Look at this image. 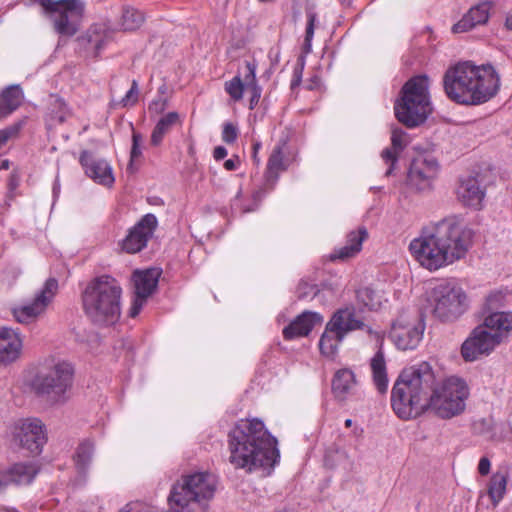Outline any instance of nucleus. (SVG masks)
<instances>
[{"label":"nucleus","instance_id":"nucleus-1","mask_svg":"<svg viewBox=\"0 0 512 512\" xmlns=\"http://www.w3.org/2000/svg\"><path fill=\"white\" fill-rule=\"evenodd\" d=\"M435 382L433 369L427 362L405 368L391 392V405L397 416L408 420L426 411L433 412L441 419L461 415L470 395L466 381L450 376L438 386Z\"/></svg>","mask_w":512,"mask_h":512},{"label":"nucleus","instance_id":"nucleus-2","mask_svg":"<svg viewBox=\"0 0 512 512\" xmlns=\"http://www.w3.org/2000/svg\"><path fill=\"white\" fill-rule=\"evenodd\" d=\"M229 462L251 473L272 469L279 461L277 440L257 418L240 419L228 433Z\"/></svg>","mask_w":512,"mask_h":512},{"label":"nucleus","instance_id":"nucleus-3","mask_svg":"<svg viewBox=\"0 0 512 512\" xmlns=\"http://www.w3.org/2000/svg\"><path fill=\"white\" fill-rule=\"evenodd\" d=\"M475 232L469 226H435L410 242L409 250L420 265L437 271L464 259L474 245Z\"/></svg>","mask_w":512,"mask_h":512},{"label":"nucleus","instance_id":"nucleus-4","mask_svg":"<svg viewBox=\"0 0 512 512\" xmlns=\"http://www.w3.org/2000/svg\"><path fill=\"white\" fill-rule=\"evenodd\" d=\"M500 79L492 65L476 66L470 61L449 67L443 76L447 97L461 105H480L494 97Z\"/></svg>","mask_w":512,"mask_h":512},{"label":"nucleus","instance_id":"nucleus-5","mask_svg":"<svg viewBox=\"0 0 512 512\" xmlns=\"http://www.w3.org/2000/svg\"><path fill=\"white\" fill-rule=\"evenodd\" d=\"M122 288L111 276L93 279L82 292L85 315L100 326L115 324L121 315Z\"/></svg>","mask_w":512,"mask_h":512},{"label":"nucleus","instance_id":"nucleus-6","mask_svg":"<svg viewBox=\"0 0 512 512\" xmlns=\"http://www.w3.org/2000/svg\"><path fill=\"white\" fill-rule=\"evenodd\" d=\"M217 487L215 475L197 472L183 476L170 491L168 501L171 512H205Z\"/></svg>","mask_w":512,"mask_h":512},{"label":"nucleus","instance_id":"nucleus-7","mask_svg":"<svg viewBox=\"0 0 512 512\" xmlns=\"http://www.w3.org/2000/svg\"><path fill=\"white\" fill-rule=\"evenodd\" d=\"M429 79L419 75L408 80L402 87L401 99L395 103V116L408 128L422 124L431 112L429 95Z\"/></svg>","mask_w":512,"mask_h":512},{"label":"nucleus","instance_id":"nucleus-8","mask_svg":"<svg viewBox=\"0 0 512 512\" xmlns=\"http://www.w3.org/2000/svg\"><path fill=\"white\" fill-rule=\"evenodd\" d=\"M73 368L67 362H58L39 369L30 381L34 394L51 405L64 404L73 383Z\"/></svg>","mask_w":512,"mask_h":512},{"label":"nucleus","instance_id":"nucleus-9","mask_svg":"<svg viewBox=\"0 0 512 512\" xmlns=\"http://www.w3.org/2000/svg\"><path fill=\"white\" fill-rule=\"evenodd\" d=\"M40 5L53 14L55 30L64 36H73L78 31L77 22L82 17L84 3L80 0H39Z\"/></svg>","mask_w":512,"mask_h":512},{"label":"nucleus","instance_id":"nucleus-10","mask_svg":"<svg viewBox=\"0 0 512 512\" xmlns=\"http://www.w3.org/2000/svg\"><path fill=\"white\" fill-rule=\"evenodd\" d=\"M434 315L443 322L453 321L466 310V294L457 286L447 284L438 285L434 289Z\"/></svg>","mask_w":512,"mask_h":512},{"label":"nucleus","instance_id":"nucleus-11","mask_svg":"<svg viewBox=\"0 0 512 512\" xmlns=\"http://www.w3.org/2000/svg\"><path fill=\"white\" fill-rule=\"evenodd\" d=\"M439 172V164L435 157L420 154L410 163L406 184L416 192H427L433 189V182Z\"/></svg>","mask_w":512,"mask_h":512},{"label":"nucleus","instance_id":"nucleus-12","mask_svg":"<svg viewBox=\"0 0 512 512\" xmlns=\"http://www.w3.org/2000/svg\"><path fill=\"white\" fill-rule=\"evenodd\" d=\"M13 441L28 453L38 455L47 441L45 425L38 418L20 419L14 426Z\"/></svg>","mask_w":512,"mask_h":512},{"label":"nucleus","instance_id":"nucleus-13","mask_svg":"<svg viewBox=\"0 0 512 512\" xmlns=\"http://www.w3.org/2000/svg\"><path fill=\"white\" fill-rule=\"evenodd\" d=\"M58 291L57 279L48 278L43 287L35 294L32 303L12 310L13 316L17 322L28 324L43 314L49 304L54 299Z\"/></svg>","mask_w":512,"mask_h":512},{"label":"nucleus","instance_id":"nucleus-14","mask_svg":"<svg viewBox=\"0 0 512 512\" xmlns=\"http://www.w3.org/2000/svg\"><path fill=\"white\" fill-rule=\"evenodd\" d=\"M425 329L421 319L415 318L412 321L399 317L391 327L390 339L400 350H411L420 343Z\"/></svg>","mask_w":512,"mask_h":512},{"label":"nucleus","instance_id":"nucleus-15","mask_svg":"<svg viewBox=\"0 0 512 512\" xmlns=\"http://www.w3.org/2000/svg\"><path fill=\"white\" fill-rule=\"evenodd\" d=\"M456 193L463 205L480 209L486 195L485 175L480 172H473L461 177Z\"/></svg>","mask_w":512,"mask_h":512},{"label":"nucleus","instance_id":"nucleus-16","mask_svg":"<svg viewBox=\"0 0 512 512\" xmlns=\"http://www.w3.org/2000/svg\"><path fill=\"white\" fill-rule=\"evenodd\" d=\"M329 322V330L339 333V337H345L355 330L365 331L369 335L377 333L365 323L364 319L357 313L353 305H348L336 310Z\"/></svg>","mask_w":512,"mask_h":512},{"label":"nucleus","instance_id":"nucleus-17","mask_svg":"<svg viewBox=\"0 0 512 512\" xmlns=\"http://www.w3.org/2000/svg\"><path fill=\"white\" fill-rule=\"evenodd\" d=\"M497 336L490 335L481 325L473 329L461 346V355L465 361H475L490 354L497 345Z\"/></svg>","mask_w":512,"mask_h":512},{"label":"nucleus","instance_id":"nucleus-18","mask_svg":"<svg viewBox=\"0 0 512 512\" xmlns=\"http://www.w3.org/2000/svg\"><path fill=\"white\" fill-rule=\"evenodd\" d=\"M80 164L85 174L97 184L110 187L114 183V175L109 163L96 157L91 152L84 150L80 155Z\"/></svg>","mask_w":512,"mask_h":512},{"label":"nucleus","instance_id":"nucleus-19","mask_svg":"<svg viewBox=\"0 0 512 512\" xmlns=\"http://www.w3.org/2000/svg\"><path fill=\"white\" fill-rule=\"evenodd\" d=\"M39 472V467L34 462H18L0 472V489L10 485H29Z\"/></svg>","mask_w":512,"mask_h":512},{"label":"nucleus","instance_id":"nucleus-20","mask_svg":"<svg viewBox=\"0 0 512 512\" xmlns=\"http://www.w3.org/2000/svg\"><path fill=\"white\" fill-rule=\"evenodd\" d=\"M22 339L13 329H0V364L7 365L17 360L22 352Z\"/></svg>","mask_w":512,"mask_h":512},{"label":"nucleus","instance_id":"nucleus-21","mask_svg":"<svg viewBox=\"0 0 512 512\" xmlns=\"http://www.w3.org/2000/svg\"><path fill=\"white\" fill-rule=\"evenodd\" d=\"M323 316L317 312L304 311L283 329V337L292 340L297 337L307 336L317 324H321Z\"/></svg>","mask_w":512,"mask_h":512},{"label":"nucleus","instance_id":"nucleus-22","mask_svg":"<svg viewBox=\"0 0 512 512\" xmlns=\"http://www.w3.org/2000/svg\"><path fill=\"white\" fill-rule=\"evenodd\" d=\"M368 238V232L364 227H359L351 231L347 235L346 244L338 249H335L330 254L329 258L331 261H346L354 258L362 249V243Z\"/></svg>","mask_w":512,"mask_h":512},{"label":"nucleus","instance_id":"nucleus-23","mask_svg":"<svg viewBox=\"0 0 512 512\" xmlns=\"http://www.w3.org/2000/svg\"><path fill=\"white\" fill-rule=\"evenodd\" d=\"M156 226H132L121 241V249L129 254L142 251L151 239Z\"/></svg>","mask_w":512,"mask_h":512},{"label":"nucleus","instance_id":"nucleus-24","mask_svg":"<svg viewBox=\"0 0 512 512\" xmlns=\"http://www.w3.org/2000/svg\"><path fill=\"white\" fill-rule=\"evenodd\" d=\"M408 144L407 134L400 128H394L391 136V146L385 148L381 153V158L388 165L385 176L393 174L398 162L400 153Z\"/></svg>","mask_w":512,"mask_h":512},{"label":"nucleus","instance_id":"nucleus-25","mask_svg":"<svg viewBox=\"0 0 512 512\" xmlns=\"http://www.w3.org/2000/svg\"><path fill=\"white\" fill-rule=\"evenodd\" d=\"M482 327L492 336H497V343L500 344L512 330V313L494 312L488 315Z\"/></svg>","mask_w":512,"mask_h":512},{"label":"nucleus","instance_id":"nucleus-26","mask_svg":"<svg viewBox=\"0 0 512 512\" xmlns=\"http://www.w3.org/2000/svg\"><path fill=\"white\" fill-rule=\"evenodd\" d=\"M161 272L162 271L159 268H148L143 271H135L133 274L135 294L148 298L157 288Z\"/></svg>","mask_w":512,"mask_h":512},{"label":"nucleus","instance_id":"nucleus-27","mask_svg":"<svg viewBox=\"0 0 512 512\" xmlns=\"http://www.w3.org/2000/svg\"><path fill=\"white\" fill-rule=\"evenodd\" d=\"M373 383L379 393L384 394L388 389V376L384 353L381 348L374 354L370 360Z\"/></svg>","mask_w":512,"mask_h":512},{"label":"nucleus","instance_id":"nucleus-28","mask_svg":"<svg viewBox=\"0 0 512 512\" xmlns=\"http://www.w3.org/2000/svg\"><path fill=\"white\" fill-rule=\"evenodd\" d=\"M356 384V377L352 370L343 368L338 370L332 380V392L338 400H345Z\"/></svg>","mask_w":512,"mask_h":512},{"label":"nucleus","instance_id":"nucleus-29","mask_svg":"<svg viewBox=\"0 0 512 512\" xmlns=\"http://www.w3.org/2000/svg\"><path fill=\"white\" fill-rule=\"evenodd\" d=\"M356 299L359 305L370 311L379 310L383 303L387 301L383 291L366 286L356 291Z\"/></svg>","mask_w":512,"mask_h":512},{"label":"nucleus","instance_id":"nucleus-30","mask_svg":"<svg viewBox=\"0 0 512 512\" xmlns=\"http://www.w3.org/2000/svg\"><path fill=\"white\" fill-rule=\"evenodd\" d=\"M180 116L177 112H169L161 117L151 134V144L158 146L164 136L177 124H180Z\"/></svg>","mask_w":512,"mask_h":512},{"label":"nucleus","instance_id":"nucleus-31","mask_svg":"<svg viewBox=\"0 0 512 512\" xmlns=\"http://www.w3.org/2000/svg\"><path fill=\"white\" fill-rule=\"evenodd\" d=\"M507 475L503 472H496L492 475L489 486L488 495L494 507L503 499L506 492Z\"/></svg>","mask_w":512,"mask_h":512},{"label":"nucleus","instance_id":"nucleus-32","mask_svg":"<svg viewBox=\"0 0 512 512\" xmlns=\"http://www.w3.org/2000/svg\"><path fill=\"white\" fill-rule=\"evenodd\" d=\"M344 338L345 337H339L338 332L329 330L328 322L319 341V349L321 353L327 357L333 356L337 351L338 345L344 340Z\"/></svg>","mask_w":512,"mask_h":512},{"label":"nucleus","instance_id":"nucleus-33","mask_svg":"<svg viewBox=\"0 0 512 512\" xmlns=\"http://www.w3.org/2000/svg\"><path fill=\"white\" fill-rule=\"evenodd\" d=\"M94 453V443L89 440H83L77 447L75 453L76 466L80 472L85 473L89 468Z\"/></svg>","mask_w":512,"mask_h":512},{"label":"nucleus","instance_id":"nucleus-34","mask_svg":"<svg viewBox=\"0 0 512 512\" xmlns=\"http://www.w3.org/2000/svg\"><path fill=\"white\" fill-rule=\"evenodd\" d=\"M144 22V15L141 11L132 7H123L121 16V27L124 31H134Z\"/></svg>","mask_w":512,"mask_h":512},{"label":"nucleus","instance_id":"nucleus-35","mask_svg":"<svg viewBox=\"0 0 512 512\" xmlns=\"http://www.w3.org/2000/svg\"><path fill=\"white\" fill-rule=\"evenodd\" d=\"M1 98V103L5 104L13 112L21 105L23 92L20 86L11 85L2 92Z\"/></svg>","mask_w":512,"mask_h":512},{"label":"nucleus","instance_id":"nucleus-36","mask_svg":"<svg viewBox=\"0 0 512 512\" xmlns=\"http://www.w3.org/2000/svg\"><path fill=\"white\" fill-rule=\"evenodd\" d=\"M285 170L283 150L280 145L274 147L267 164L269 176L277 177L280 171Z\"/></svg>","mask_w":512,"mask_h":512},{"label":"nucleus","instance_id":"nucleus-37","mask_svg":"<svg viewBox=\"0 0 512 512\" xmlns=\"http://www.w3.org/2000/svg\"><path fill=\"white\" fill-rule=\"evenodd\" d=\"M493 2L484 1L474 7L469 9V13L472 16V20L476 23V25L485 24L489 19V10L492 7Z\"/></svg>","mask_w":512,"mask_h":512},{"label":"nucleus","instance_id":"nucleus-38","mask_svg":"<svg viewBox=\"0 0 512 512\" xmlns=\"http://www.w3.org/2000/svg\"><path fill=\"white\" fill-rule=\"evenodd\" d=\"M473 433L483 436L486 439L494 440L495 433L493 431L494 424L492 419H486L482 418L479 420H476L472 424Z\"/></svg>","mask_w":512,"mask_h":512},{"label":"nucleus","instance_id":"nucleus-39","mask_svg":"<svg viewBox=\"0 0 512 512\" xmlns=\"http://www.w3.org/2000/svg\"><path fill=\"white\" fill-rule=\"evenodd\" d=\"M246 90L239 75L233 77L230 81L225 83V91L230 95L234 101H239L243 97V92Z\"/></svg>","mask_w":512,"mask_h":512},{"label":"nucleus","instance_id":"nucleus-40","mask_svg":"<svg viewBox=\"0 0 512 512\" xmlns=\"http://www.w3.org/2000/svg\"><path fill=\"white\" fill-rule=\"evenodd\" d=\"M307 26H306V32H305V39L303 44V51L305 53L311 52L312 47V39L314 36V29H315V21H316V14L313 12H309L307 14Z\"/></svg>","mask_w":512,"mask_h":512},{"label":"nucleus","instance_id":"nucleus-41","mask_svg":"<svg viewBox=\"0 0 512 512\" xmlns=\"http://www.w3.org/2000/svg\"><path fill=\"white\" fill-rule=\"evenodd\" d=\"M24 120L16 122L2 130H0V146L5 144L9 139L18 135L24 125Z\"/></svg>","mask_w":512,"mask_h":512},{"label":"nucleus","instance_id":"nucleus-42","mask_svg":"<svg viewBox=\"0 0 512 512\" xmlns=\"http://www.w3.org/2000/svg\"><path fill=\"white\" fill-rule=\"evenodd\" d=\"M469 11L452 27L453 33H464L473 29L476 25Z\"/></svg>","mask_w":512,"mask_h":512},{"label":"nucleus","instance_id":"nucleus-43","mask_svg":"<svg viewBox=\"0 0 512 512\" xmlns=\"http://www.w3.org/2000/svg\"><path fill=\"white\" fill-rule=\"evenodd\" d=\"M246 70L247 73L245 74L242 82L244 84V88L247 90L258 85L256 80V64L254 62L246 61Z\"/></svg>","mask_w":512,"mask_h":512},{"label":"nucleus","instance_id":"nucleus-44","mask_svg":"<svg viewBox=\"0 0 512 512\" xmlns=\"http://www.w3.org/2000/svg\"><path fill=\"white\" fill-rule=\"evenodd\" d=\"M138 100V83L136 80L132 81L130 89L125 96L121 99L120 104L123 107L133 106Z\"/></svg>","mask_w":512,"mask_h":512},{"label":"nucleus","instance_id":"nucleus-45","mask_svg":"<svg viewBox=\"0 0 512 512\" xmlns=\"http://www.w3.org/2000/svg\"><path fill=\"white\" fill-rule=\"evenodd\" d=\"M296 292H297V297L299 299H303L310 295L315 296L319 292V290H318L317 286H315L313 284H309L305 280H301L298 284Z\"/></svg>","mask_w":512,"mask_h":512},{"label":"nucleus","instance_id":"nucleus-46","mask_svg":"<svg viewBox=\"0 0 512 512\" xmlns=\"http://www.w3.org/2000/svg\"><path fill=\"white\" fill-rule=\"evenodd\" d=\"M237 137V127L230 122L225 123L222 131V140L227 144H232L236 141Z\"/></svg>","mask_w":512,"mask_h":512},{"label":"nucleus","instance_id":"nucleus-47","mask_svg":"<svg viewBox=\"0 0 512 512\" xmlns=\"http://www.w3.org/2000/svg\"><path fill=\"white\" fill-rule=\"evenodd\" d=\"M141 142H142V136L137 132H133L132 148H131V152H130V158H131L130 164H129L130 167L132 166L133 160L137 159L142 154V151L140 148Z\"/></svg>","mask_w":512,"mask_h":512},{"label":"nucleus","instance_id":"nucleus-48","mask_svg":"<svg viewBox=\"0 0 512 512\" xmlns=\"http://www.w3.org/2000/svg\"><path fill=\"white\" fill-rule=\"evenodd\" d=\"M147 297L136 295L133 299L132 305L129 309V316L131 318H135L143 308L144 304L146 303Z\"/></svg>","mask_w":512,"mask_h":512},{"label":"nucleus","instance_id":"nucleus-49","mask_svg":"<svg viewBox=\"0 0 512 512\" xmlns=\"http://www.w3.org/2000/svg\"><path fill=\"white\" fill-rule=\"evenodd\" d=\"M167 106H168V99L159 97L158 99L153 100L150 103L148 110L152 114H161L164 112V110L167 108Z\"/></svg>","mask_w":512,"mask_h":512},{"label":"nucleus","instance_id":"nucleus-50","mask_svg":"<svg viewBox=\"0 0 512 512\" xmlns=\"http://www.w3.org/2000/svg\"><path fill=\"white\" fill-rule=\"evenodd\" d=\"M304 69V59L301 57L298 60L297 65L294 68L293 71V79L291 81V88L294 89L295 87L299 86L302 79V73Z\"/></svg>","mask_w":512,"mask_h":512},{"label":"nucleus","instance_id":"nucleus-51","mask_svg":"<svg viewBox=\"0 0 512 512\" xmlns=\"http://www.w3.org/2000/svg\"><path fill=\"white\" fill-rule=\"evenodd\" d=\"M246 91L250 92L251 94L249 108L254 109V107L258 104L261 97V87L259 85H256L247 89Z\"/></svg>","mask_w":512,"mask_h":512},{"label":"nucleus","instance_id":"nucleus-52","mask_svg":"<svg viewBox=\"0 0 512 512\" xmlns=\"http://www.w3.org/2000/svg\"><path fill=\"white\" fill-rule=\"evenodd\" d=\"M466 219L463 214H451L443 218L438 224H460L465 222Z\"/></svg>","mask_w":512,"mask_h":512},{"label":"nucleus","instance_id":"nucleus-53","mask_svg":"<svg viewBox=\"0 0 512 512\" xmlns=\"http://www.w3.org/2000/svg\"><path fill=\"white\" fill-rule=\"evenodd\" d=\"M240 165V159L237 155H233L232 158L224 162V168L228 171H233Z\"/></svg>","mask_w":512,"mask_h":512},{"label":"nucleus","instance_id":"nucleus-54","mask_svg":"<svg viewBox=\"0 0 512 512\" xmlns=\"http://www.w3.org/2000/svg\"><path fill=\"white\" fill-rule=\"evenodd\" d=\"M490 461L488 458L483 457L480 459L478 464V471L481 475H487L490 470Z\"/></svg>","mask_w":512,"mask_h":512},{"label":"nucleus","instance_id":"nucleus-55","mask_svg":"<svg viewBox=\"0 0 512 512\" xmlns=\"http://www.w3.org/2000/svg\"><path fill=\"white\" fill-rule=\"evenodd\" d=\"M227 156V149L223 146H217L214 148L213 157L215 160L219 161L224 159Z\"/></svg>","mask_w":512,"mask_h":512},{"label":"nucleus","instance_id":"nucleus-56","mask_svg":"<svg viewBox=\"0 0 512 512\" xmlns=\"http://www.w3.org/2000/svg\"><path fill=\"white\" fill-rule=\"evenodd\" d=\"M136 224H157V218L154 214L144 215Z\"/></svg>","mask_w":512,"mask_h":512},{"label":"nucleus","instance_id":"nucleus-57","mask_svg":"<svg viewBox=\"0 0 512 512\" xmlns=\"http://www.w3.org/2000/svg\"><path fill=\"white\" fill-rule=\"evenodd\" d=\"M11 113V109L0 102V121L8 117Z\"/></svg>","mask_w":512,"mask_h":512},{"label":"nucleus","instance_id":"nucleus-58","mask_svg":"<svg viewBox=\"0 0 512 512\" xmlns=\"http://www.w3.org/2000/svg\"><path fill=\"white\" fill-rule=\"evenodd\" d=\"M501 297H502V295L500 293H492L487 297L486 301L489 305H492L494 302L498 301Z\"/></svg>","mask_w":512,"mask_h":512},{"label":"nucleus","instance_id":"nucleus-59","mask_svg":"<svg viewBox=\"0 0 512 512\" xmlns=\"http://www.w3.org/2000/svg\"><path fill=\"white\" fill-rule=\"evenodd\" d=\"M505 26L507 29L512 30V13H509L506 17Z\"/></svg>","mask_w":512,"mask_h":512},{"label":"nucleus","instance_id":"nucleus-60","mask_svg":"<svg viewBox=\"0 0 512 512\" xmlns=\"http://www.w3.org/2000/svg\"><path fill=\"white\" fill-rule=\"evenodd\" d=\"M0 512H18V510L14 507L1 506Z\"/></svg>","mask_w":512,"mask_h":512},{"label":"nucleus","instance_id":"nucleus-61","mask_svg":"<svg viewBox=\"0 0 512 512\" xmlns=\"http://www.w3.org/2000/svg\"><path fill=\"white\" fill-rule=\"evenodd\" d=\"M10 167L9 160L5 159L1 162L0 169L7 170Z\"/></svg>","mask_w":512,"mask_h":512},{"label":"nucleus","instance_id":"nucleus-62","mask_svg":"<svg viewBox=\"0 0 512 512\" xmlns=\"http://www.w3.org/2000/svg\"><path fill=\"white\" fill-rule=\"evenodd\" d=\"M18 184V178L16 175H11L10 177V186L15 187Z\"/></svg>","mask_w":512,"mask_h":512},{"label":"nucleus","instance_id":"nucleus-63","mask_svg":"<svg viewBox=\"0 0 512 512\" xmlns=\"http://www.w3.org/2000/svg\"><path fill=\"white\" fill-rule=\"evenodd\" d=\"M261 144L259 142H256L254 145H253V154H254V157H256V154L260 148Z\"/></svg>","mask_w":512,"mask_h":512},{"label":"nucleus","instance_id":"nucleus-64","mask_svg":"<svg viewBox=\"0 0 512 512\" xmlns=\"http://www.w3.org/2000/svg\"><path fill=\"white\" fill-rule=\"evenodd\" d=\"M65 116H66V112H62V113L58 114L57 118H58L59 122H63L65 120Z\"/></svg>","mask_w":512,"mask_h":512}]
</instances>
